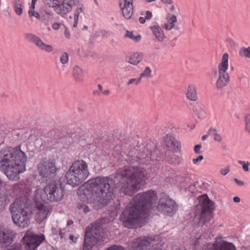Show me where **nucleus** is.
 <instances>
[{"label":"nucleus","instance_id":"nucleus-20","mask_svg":"<svg viewBox=\"0 0 250 250\" xmlns=\"http://www.w3.org/2000/svg\"><path fill=\"white\" fill-rule=\"evenodd\" d=\"M51 208L48 206L43 204H39L37 206V213L35 215V219L39 223H41L49 215Z\"/></svg>","mask_w":250,"mask_h":250},{"label":"nucleus","instance_id":"nucleus-49","mask_svg":"<svg viewBox=\"0 0 250 250\" xmlns=\"http://www.w3.org/2000/svg\"><path fill=\"white\" fill-rule=\"evenodd\" d=\"M152 15L151 12L150 11H147L146 13L145 19L146 20H149L152 18Z\"/></svg>","mask_w":250,"mask_h":250},{"label":"nucleus","instance_id":"nucleus-29","mask_svg":"<svg viewBox=\"0 0 250 250\" xmlns=\"http://www.w3.org/2000/svg\"><path fill=\"white\" fill-rule=\"evenodd\" d=\"M177 21L176 17L174 15H171L167 18V23L165 24V28L167 30H170L174 26V23Z\"/></svg>","mask_w":250,"mask_h":250},{"label":"nucleus","instance_id":"nucleus-6","mask_svg":"<svg viewBox=\"0 0 250 250\" xmlns=\"http://www.w3.org/2000/svg\"><path fill=\"white\" fill-rule=\"evenodd\" d=\"M10 210L12 213V220L17 226L25 228L30 223L28 208L25 205L21 204V201L16 200L10 206Z\"/></svg>","mask_w":250,"mask_h":250},{"label":"nucleus","instance_id":"nucleus-64","mask_svg":"<svg viewBox=\"0 0 250 250\" xmlns=\"http://www.w3.org/2000/svg\"><path fill=\"white\" fill-rule=\"evenodd\" d=\"M103 93L104 94V95H108L109 93V91L108 90H105L104 92H103Z\"/></svg>","mask_w":250,"mask_h":250},{"label":"nucleus","instance_id":"nucleus-50","mask_svg":"<svg viewBox=\"0 0 250 250\" xmlns=\"http://www.w3.org/2000/svg\"><path fill=\"white\" fill-rule=\"evenodd\" d=\"M234 181L239 186H243L245 185V183L243 181L238 180L237 178H235Z\"/></svg>","mask_w":250,"mask_h":250},{"label":"nucleus","instance_id":"nucleus-52","mask_svg":"<svg viewBox=\"0 0 250 250\" xmlns=\"http://www.w3.org/2000/svg\"><path fill=\"white\" fill-rule=\"evenodd\" d=\"M59 235L60 236L61 239H62L64 237V233L63 232L62 230V229L59 230Z\"/></svg>","mask_w":250,"mask_h":250},{"label":"nucleus","instance_id":"nucleus-61","mask_svg":"<svg viewBox=\"0 0 250 250\" xmlns=\"http://www.w3.org/2000/svg\"><path fill=\"white\" fill-rule=\"evenodd\" d=\"M73 221L72 220H69L67 222V226H69L71 225L72 224H73Z\"/></svg>","mask_w":250,"mask_h":250},{"label":"nucleus","instance_id":"nucleus-37","mask_svg":"<svg viewBox=\"0 0 250 250\" xmlns=\"http://www.w3.org/2000/svg\"><path fill=\"white\" fill-rule=\"evenodd\" d=\"M60 60L62 64H66L69 60L68 54L66 52L63 53L60 57Z\"/></svg>","mask_w":250,"mask_h":250},{"label":"nucleus","instance_id":"nucleus-12","mask_svg":"<svg viewBox=\"0 0 250 250\" xmlns=\"http://www.w3.org/2000/svg\"><path fill=\"white\" fill-rule=\"evenodd\" d=\"M38 169L40 175L45 178V180L48 181L55 177L57 168L55 162L49 160L39 163Z\"/></svg>","mask_w":250,"mask_h":250},{"label":"nucleus","instance_id":"nucleus-1","mask_svg":"<svg viewBox=\"0 0 250 250\" xmlns=\"http://www.w3.org/2000/svg\"><path fill=\"white\" fill-rule=\"evenodd\" d=\"M157 200V194L153 190L137 194L120 215V220L124 226L133 229L142 219H146L149 209Z\"/></svg>","mask_w":250,"mask_h":250},{"label":"nucleus","instance_id":"nucleus-56","mask_svg":"<svg viewBox=\"0 0 250 250\" xmlns=\"http://www.w3.org/2000/svg\"><path fill=\"white\" fill-rule=\"evenodd\" d=\"M233 201L235 203H239L240 199L238 197H234L233 198Z\"/></svg>","mask_w":250,"mask_h":250},{"label":"nucleus","instance_id":"nucleus-14","mask_svg":"<svg viewBox=\"0 0 250 250\" xmlns=\"http://www.w3.org/2000/svg\"><path fill=\"white\" fill-rule=\"evenodd\" d=\"M25 242V250H35L45 239L42 234H25L23 238Z\"/></svg>","mask_w":250,"mask_h":250},{"label":"nucleus","instance_id":"nucleus-11","mask_svg":"<svg viewBox=\"0 0 250 250\" xmlns=\"http://www.w3.org/2000/svg\"><path fill=\"white\" fill-rule=\"evenodd\" d=\"M47 199L51 202H57L61 200L64 195L63 188L55 182L48 184L44 188Z\"/></svg>","mask_w":250,"mask_h":250},{"label":"nucleus","instance_id":"nucleus-59","mask_svg":"<svg viewBox=\"0 0 250 250\" xmlns=\"http://www.w3.org/2000/svg\"><path fill=\"white\" fill-rule=\"evenodd\" d=\"M162 2L167 4L171 3V0H161Z\"/></svg>","mask_w":250,"mask_h":250},{"label":"nucleus","instance_id":"nucleus-5","mask_svg":"<svg viewBox=\"0 0 250 250\" xmlns=\"http://www.w3.org/2000/svg\"><path fill=\"white\" fill-rule=\"evenodd\" d=\"M87 164L83 160L74 161L66 171L67 183L73 187L81 185L89 176Z\"/></svg>","mask_w":250,"mask_h":250},{"label":"nucleus","instance_id":"nucleus-62","mask_svg":"<svg viewBox=\"0 0 250 250\" xmlns=\"http://www.w3.org/2000/svg\"><path fill=\"white\" fill-rule=\"evenodd\" d=\"M195 109H193L192 110L194 112H195V113H196V112H197L198 111V109H199V106L198 105H196L195 107H194Z\"/></svg>","mask_w":250,"mask_h":250},{"label":"nucleus","instance_id":"nucleus-28","mask_svg":"<svg viewBox=\"0 0 250 250\" xmlns=\"http://www.w3.org/2000/svg\"><path fill=\"white\" fill-rule=\"evenodd\" d=\"M198 99V94L196 87L194 85L188 86V100L195 101Z\"/></svg>","mask_w":250,"mask_h":250},{"label":"nucleus","instance_id":"nucleus-48","mask_svg":"<svg viewBox=\"0 0 250 250\" xmlns=\"http://www.w3.org/2000/svg\"><path fill=\"white\" fill-rule=\"evenodd\" d=\"M204 159V157L202 155L198 156L196 158L192 160L193 163L196 164L198 162L202 161Z\"/></svg>","mask_w":250,"mask_h":250},{"label":"nucleus","instance_id":"nucleus-17","mask_svg":"<svg viewBox=\"0 0 250 250\" xmlns=\"http://www.w3.org/2000/svg\"><path fill=\"white\" fill-rule=\"evenodd\" d=\"M154 239L150 237L141 236L135 239L132 244V247L135 250H146L148 249H158L154 247Z\"/></svg>","mask_w":250,"mask_h":250},{"label":"nucleus","instance_id":"nucleus-36","mask_svg":"<svg viewBox=\"0 0 250 250\" xmlns=\"http://www.w3.org/2000/svg\"><path fill=\"white\" fill-rule=\"evenodd\" d=\"M238 163L242 166V168L245 171L248 172L249 171V166H250V163L239 160L238 161Z\"/></svg>","mask_w":250,"mask_h":250},{"label":"nucleus","instance_id":"nucleus-22","mask_svg":"<svg viewBox=\"0 0 250 250\" xmlns=\"http://www.w3.org/2000/svg\"><path fill=\"white\" fill-rule=\"evenodd\" d=\"M72 7L71 4L67 0H63L61 4H60L59 2L58 3L55 11L57 13L63 17L71 11Z\"/></svg>","mask_w":250,"mask_h":250},{"label":"nucleus","instance_id":"nucleus-10","mask_svg":"<svg viewBox=\"0 0 250 250\" xmlns=\"http://www.w3.org/2000/svg\"><path fill=\"white\" fill-rule=\"evenodd\" d=\"M157 209L164 215L172 216L176 213L178 206L173 200L163 193L160 196Z\"/></svg>","mask_w":250,"mask_h":250},{"label":"nucleus","instance_id":"nucleus-8","mask_svg":"<svg viewBox=\"0 0 250 250\" xmlns=\"http://www.w3.org/2000/svg\"><path fill=\"white\" fill-rule=\"evenodd\" d=\"M198 199L201 209L196 213L193 221L194 224L201 226L211 218V210L214 204L206 194L199 196Z\"/></svg>","mask_w":250,"mask_h":250},{"label":"nucleus","instance_id":"nucleus-18","mask_svg":"<svg viewBox=\"0 0 250 250\" xmlns=\"http://www.w3.org/2000/svg\"><path fill=\"white\" fill-rule=\"evenodd\" d=\"M16 233L12 230L0 225V244L9 246L13 241Z\"/></svg>","mask_w":250,"mask_h":250},{"label":"nucleus","instance_id":"nucleus-21","mask_svg":"<svg viewBox=\"0 0 250 250\" xmlns=\"http://www.w3.org/2000/svg\"><path fill=\"white\" fill-rule=\"evenodd\" d=\"M164 141L163 147L164 148H169L170 151L173 152H178L180 150L181 147L180 142L177 141L172 136L167 135L164 138Z\"/></svg>","mask_w":250,"mask_h":250},{"label":"nucleus","instance_id":"nucleus-3","mask_svg":"<svg viewBox=\"0 0 250 250\" xmlns=\"http://www.w3.org/2000/svg\"><path fill=\"white\" fill-rule=\"evenodd\" d=\"M148 173L140 166H129L118 170V187L121 193L132 196L143 188L148 178Z\"/></svg>","mask_w":250,"mask_h":250},{"label":"nucleus","instance_id":"nucleus-57","mask_svg":"<svg viewBox=\"0 0 250 250\" xmlns=\"http://www.w3.org/2000/svg\"><path fill=\"white\" fill-rule=\"evenodd\" d=\"M195 188L194 186H190L188 187V191H190L191 193L194 192Z\"/></svg>","mask_w":250,"mask_h":250},{"label":"nucleus","instance_id":"nucleus-33","mask_svg":"<svg viewBox=\"0 0 250 250\" xmlns=\"http://www.w3.org/2000/svg\"><path fill=\"white\" fill-rule=\"evenodd\" d=\"M245 130L250 134V114H247L245 117Z\"/></svg>","mask_w":250,"mask_h":250},{"label":"nucleus","instance_id":"nucleus-26","mask_svg":"<svg viewBox=\"0 0 250 250\" xmlns=\"http://www.w3.org/2000/svg\"><path fill=\"white\" fill-rule=\"evenodd\" d=\"M151 29L157 39L160 42H162L165 35L162 28L158 25H155L151 27Z\"/></svg>","mask_w":250,"mask_h":250},{"label":"nucleus","instance_id":"nucleus-44","mask_svg":"<svg viewBox=\"0 0 250 250\" xmlns=\"http://www.w3.org/2000/svg\"><path fill=\"white\" fill-rule=\"evenodd\" d=\"M7 250H21V245L19 243L14 244Z\"/></svg>","mask_w":250,"mask_h":250},{"label":"nucleus","instance_id":"nucleus-41","mask_svg":"<svg viewBox=\"0 0 250 250\" xmlns=\"http://www.w3.org/2000/svg\"><path fill=\"white\" fill-rule=\"evenodd\" d=\"M78 208L85 213L90 211V209L88 206L84 204L79 205Z\"/></svg>","mask_w":250,"mask_h":250},{"label":"nucleus","instance_id":"nucleus-2","mask_svg":"<svg viewBox=\"0 0 250 250\" xmlns=\"http://www.w3.org/2000/svg\"><path fill=\"white\" fill-rule=\"evenodd\" d=\"M27 160L21 146L3 148L0 151V170L9 180L18 181L20 174L26 170Z\"/></svg>","mask_w":250,"mask_h":250},{"label":"nucleus","instance_id":"nucleus-30","mask_svg":"<svg viewBox=\"0 0 250 250\" xmlns=\"http://www.w3.org/2000/svg\"><path fill=\"white\" fill-rule=\"evenodd\" d=\"M44 4L48 7H52L56 11V8L57 7L59 3L58 0H42Z\"/></svg>","mask_w":250,"mask_h":250},{"label":"nucleus","instance_id":"nucleus-63","mask_svg":"<svg viewBox=\"0 0 250 250\" xmlns=\"http://www.w3.org/2000/svg\"><path fill=\"white\" fill-rule=\"evenodd\" d=\"M178 179H179L180 182H183V181H185L186 179L184 178H182L181 177H178Z\"/></svg>","mask_w":250,"mask_h":250},{"label":"nucleus","instance_id":"nucleus-51","mask_svg":"<svg viewBox=\"0 0 250 250\" xmlns=\"http://www.w3.org/2000/svg\"><path fill=\"white\" fill-rule=\"evenodd\" d=\"M60 27V24L58 23H54L52 25V28L54 30H58Z\"/></svg>","mask_w":250,"mask_h":250},{"label":"nucleus","instance_id":"nucleus-42","mask_svg":"<svg viewBox=\"0 0 250 250\" xmlns=\"http://www.w3.org/2000/svg\"><path fill=\"white\" fill-rule=\"evenodd\" d=\"M167 152H166V154H165L167 160L169 162V163H174V161L172 159H171L170 158H169V155H170V156H171V155L173 154V153L174 152H173L172 151H170L169 148H167Z\"/></svg>","mask_w":250,"mask_h":250},{"label":"nucleus","instance_id":"nucleus-34","mask_svg":"<svg viewBox=\"0 0 250 250\" xmlns=\"http://www.w3.org/2000/svg\"><path fill=\"white\" fill-rule=\"evenodd\" d=\"M239 55L246 58H250V47L241 48L239 51Z\"/></svg>","mask_w":250,"mask_h":250},{"label":"nucleus","instance_id":"nucleus-32","mask_svg":"<svg viewBox=\"0 0 250 250\" xmlns=\"http://www.w3.org/2000/svg\"><path fill=\"white\" fill-rule=\"evenodd\" d=\"M83 12V9L82 7H77L74 12V23L73 24V26L76 27L77 26L78 21L79 19V17L80 13Z\"/></svg>","mask_w":250,"mask_h":250},{"label":"nucleus","instance_id":"nucleus-23","mask_svg":"<svg viewBox=\"0 0 250 250\" xmlns=\"http://www.w3.org/2000/svg\"><path fill=\"white\" fill-rule=\"evenodd\" d=\"M143 58V54L142 53L135 52L126 58V60L132 64L137 65L142 60Z\"/></svg>","mask_w":250,"mask_h":250},{"label":"nucleus","instance_id":"nucleus-53","mask_svg":"<svg viewBox=\"0 0 250 250\" xmlns=\"http://www.w3.org/2000/svg\"><path fill=\"white\" fill-rule=\"evenodd\" d=\"M139 21L141 23L143 24L145 23L146 19H145V17H141L139 18Z\"/></svg>","mask_w":250,"mask_h":250},{"label":"nucleus","instance_id":"nucleus-47","mask_svg":"<svg viewBox=\"0 0 250 250\" xmlns=\"http://www.w3.org/2000/svg\"><path fill=\"white\" fill-rule=\"evenodd\" d=\"M69 3L71 4V6L73 7L74 6L77 5L82 0H67Z\"/></svg>","mask_w":250,"mask_h":250},{"label":"nucleus","instance_id":"nucleus-27","mask_svg":"<svg viewBox=\"0 0 250 250\" xmlns=\"http://www.w3.org/2000/svg\"><path fill=\"white\" fill-rule=\"evenodd\" d=\"M73 77L78 82H81L83 80V73L82 69L78 66L75 65L73 70Z\"/></svg>","mask_w":250,"mask_h":250},{"label":"nucleus","instance_id":"nucleus-60","mask_svg":"<svg viewBox=\"0 0 250 250\" xmlns=\"http://www.w3.org/2000/svg\"><path fill=\"white\" fill-rule=\"evenodd\" d=\"M209 135H210V134H209V132L208 133V134L203 135L202 137V140H206L208 137Z\"/></svg>","mask_w":250,"mask_h":250},{"label":"nucleus","instance_id":"nucleus-16","mask_svg":"<svg viewBox=\"0 0 250 250\" xmlns=\"http://www.w3.org/2000/svg\"><path fill=\"white\" fill-rule=\"evenodd\" d=\"M24 36L27 41L33 43L40 50L47 53H51L53 51V48L51 45L45 43L40 37L35 34L27 33L24 34Z\"/></svg>","mask_w":250,"mask_h":250},{"label":"nucleus","instance_id":"nucleus-13","mask_svg":"<svg viewBox=\"0 0 250 250\" xmlns=\"http://www.w3.org/2000/svg\"><path fill=\"white\" fill-rule=\"evenodd\" d=\"M205 247V250H236L233 243L226 241L219 236L215 238L213 243H208Z\"/></svg>","mask_w":250,"mask_h":250},{"label":"nucleus","instance_id":"nucleus-38","mask_svg":"<svg viewBox=\"0 0 250 250\" xmlns=\"http://www.w3.org/2000/svg\"><path fill=\"white\" fill-rule=\"evenodd\" d=\"M151 73V70L150 67L147 66L145 68L144 71L140 74V77L142 78L144 77H149Z\"/></svg>","mask_w":250,"mask_h":250},{"label":"nucleus","instance_id":"nucleus-55","mask_svg":"<svg viewBox=\"0 0 250 250\" xmlns=\"http://www.w3.org/2000/svg\"><path fill=\"white\" fill-rule=\"evenodd\" d=\"M35 5L31 4V5L29 7L28 11H35Z\"/></svg>","mask_w":250,"mask_h":250},{"label":"nucleus","instance_id":"nucleus-43","mask_svg":"<svg viewBox=\"0 0 250 250\" xmlns=\"http://www.w3.org/2000/svg\"><path fill=\"white\" fill-rule=\"evenodd\" d=\"M230 170V167L229 166H227L226 167L221 168L220 170V173L222 175H227Z\"/></svg>","mask_w":250,"mask_h":250},{"label":"nucleus","instance_id":"nucleus-45","mask_svg":"<svg viewBox=\"0 0 250 250\" xmlns=\"http://www.w3.org/2000/svg\"><path fill=\"white\" fill-rule=\"evenodd\" d=\"M105 250H125L122 246L114 245L109 247Z\"/></svg>","mask_w":250,"mask_h":250},{"label":"nucleus","instance_id":"nucleus-40","mask_svg":"<svg viewBox=\"0 0 250 250\" xmlns=\"http://www.w3.org/2000/svg\"><path fill=\"white\" fill-rule=\"evenodd\" d=\"M28 13L29 16L30 18L35 17L36 18H37L38 20H40L42 19V16L40 15V14L37 12H36L35 11H28Z\"/></svg>","mask_w":250,"mask_h":250},{"label":"nucleus","instance_id":"nucleus-9","mask_svg":"<svg viewBox=\"0 0 250 250\" xmlns=\"http://www.w3.org/2000/svg\"><path fill=\"white\" fill-rule=\"evenodd\" d=\"M229 54L224 53L217 65V70L214 73V75L217 76L216 82V87L217 89L224 87L229 82V76L227 72L229 68Z\"/></svg>","mask_w":250,"mask_h":250},{"label":"nucleus","instance_id":"nucleus-35","mask_svg":"<svg viewBox=\"0 0 250 250\" xmlns=\"http://www.w3.org/2000/svg\"><path fill=\"white\" fill-rule=\"evenodd\" d=\"M125 37H126L132 40H134L136 42H139L141 40V38H142L141 35H137L136 36H135L133 35V32L128 31H126Z\"/></svg>","mask_w":250,"mask_h":250},{"label":"nucleus","instance_id":"nucleus-24","mask_svg":"<svg viewBox=\"0 0 250 250\" xmlns=\"http://www.w3.org/2000/svg\"><path fill=\"white\" fill-rule=\"evenodd\" d=\"M12 3L15 13L18 16L21 15L24 7L23 0H12Z\"/></svg>","mask_w":250,"mask_h":250},{"label":"nucleus","instance_id":"nucleus-25","mask_svg":"<svg viewBox=\"0 0 250 250\" xmlns=\"http://www.w3.org/2000/svg\"><path fill=\"white\" fill-rule=\"evenodd\" d=\"M10 200L7 192L0 190V212H2L6 208V205L9 203Z\"/></svg>","mask_w":250,"mask_h":250},{"label":"nucleus","instance_id":"nucleus-15","mask_svg":"<svg viewBox=\"0 0 250 250\" xmlns=\"http://www.w3.org/2000/svg\"><path fill=\"white\" fill-rule=\"evenodd\" d=\"M152 154L151 151L148 150L147 148L146 151L138 152L137 155L133 156L132 152H129L128 158L126 159L128 163L133 164L137 162L140 164H149V162L153 160L152 157Z\"/></svg>","mask_w":250,"mask_h":250},{"label":"nucleus","instance_id":"nucleus-4","mask_svg":"<svg viewBox=\"0 0 250 250\" xmlns=\"http://www.w3.org/2000/svg\"><path fill=\"white\" fill-rule=\"evenodd\" d=\"M113 183V180L108 177H97L90 179L82 187L83 194L87 195L89 191L91 192L96 201L106 205L114 196Z\"/></svg>","mask_w":250,"mask_h":250},{"label":"nucleus","instance_id":"nucleus-46","mask_svg":"<svg viewBox=\"0 0 250 250\" xmlns=\"http://www.w3.org/2000/svg\"><path fill=\"white\" fill-rule=\"evenodd\" d=\"M201 147L202 146L200 145H195L194 147V152L196 154H200L201 153V151L200 150Z\"/></svg>","mask_w":250,"mask_h":250},{"label":"nucleus","instance_id":"nucleus-7","mask_svg":"<svg viewBox=\"0 0 250 250\" xmlns=\"http://www.w3.org/2000/svg\"><path fill=\"white\" fill-rule=\"evenodd\" d=\"M104 241L103 229L100 223L96 222L86 229L83 250H92L93 247Z\"/></svg>","mask_w":250,"mask_h":250},{"label":"nucleus","instance_id":"nucleus-58","mask_svg":"<svg viewBox=\"0 0 250 250\" xmlns=\"http://www.w3.org/2000/svg\"><path fill=\"white\" fill-rule=\"evenodd\" d=\"M69 239L73 242H75L77 238H75L73 235H71L69 236Z\"/></svg>","mask_w":250,"mask_h":250},{"label":"nucleus","instance_id":"nucleus-39","mask_svg":"<svg viewBox=\"0 0 250 250\" xmlns=\"http://www.w3.org/2000/svg\"><path fill=\"white\" fill-rule=\"evenodd\" d=\"M142 78L140 76L138 78H132L130 79L127 83L128 85L131 84H135V85H138L139 84L141 81Z\"/></svg>","mask_w":250,"mask_h":250},{"label":"nucleus","instance_id":"nucleus-54","mask_svg":"<svg viewBox=\"0 0 250 250\" xmlns=\"http://www.w3.org/2000/svg\"><path fill=\"white\" fill-rule=\"evenodd\" d=\"M64 35L66 38L69 39L70 38V34L67 30H65Z\"/></svg>","mask_w":250,"mask_h":250},{"label":"nucleus","instance_id":"nucleus-31","mask_svg":"<svg viewBox=\"0 0 250 250\" xmlns=\"http://www.w3.org/2000/svg\"><path fill=\"white\" fill-rule=\"evenodd\" d=\"M209 134L213 136L215 141L220 142L222 140L221 136L217 133V130L214 128H210L209 130Z\"/></svg>","mask_w":250,"mask_h":250},{"label":"nucleus","instance_id":"nucleus-19","mask_svg":"<svg viewBox=\"0 0 250 250\" xmlns=\"http://www.w3.org/2000/svg\"><path fill=\"white\" fill-rule=\"evenodd\" d=\"M133 0H119V4L124 17L130 19L133 13Z\"/></svg>","mask_w":250,"mask_h":250}]
</instances>
